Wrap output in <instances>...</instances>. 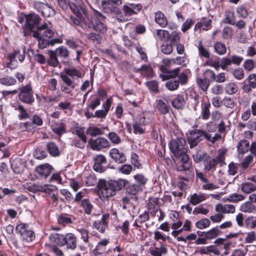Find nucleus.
<instances>
[{
  "label": "nucleus",
  "mask_w": 256,
  "mask_h": 256,
  "mask_svg": "<svg viewBox=\"0 0 256 256\" xmlns=\"http://www.w3.org/2000/svg\"><path fill=\"white\" fill-rule=\"evenodd\" d=\"M212 20H211L202 18L195 25L194 30H200V31L207 30L211 28Z\"/></svg>",
  "instance_id": "23"
},
{
  "label": "nucleus",
  "mask_w": 256,
  "mask_h": 256,
  "mask_svg": "<svg viewBox=\"0 0 256 256\" xmlns=\"http://www.w3.org/2000/svg\"><path fill=\"white\" fill-rule=\"evenodd\" d=\"M215 210L217 212L223 214H234L236 212L235 206L232 204H218L216 206Z\"/></svg>",
  "instance_id": "17"
},
{
  "label": "nucleus",
  "mask_w": 256,
  "mask_h": 256,
  "mask_svg": "<svg viewBox=\"0 0 256 256\" xmlns=\"http://www.w3.org/2000/svg\"><path fill=\"white\" fill-rule=\"evenodd\" d=\"M156 109L162 114H166L169 112L170 106L168 102L164 100H158L156 101Z\"/></svg>",
  "instance_id": "27"
},
{
  "label": "nucleus",
  "mask_w": 256,
  "mask_h": 256,
  "mask_svg": "<svg viewBox=\"0 0 256 256\" xmlns=\"http://www.w3.org/2000/svg\"><path fill=\"white\" fill-rule=\"evenodd\" d=\"M240 210L244 212L253 213L256 210V207L250 201L246 202L240 204Z\"/></svg>",
  "instance_id": "33"
},
{
  "label": "nucleus",
  "mask_w": 256,
  "mask_h": 256,
  "mask_svg": "<svg viewBox=\"0 0 256 256\" xmlns=\"http://www.w3.org/2000/svg\"><path fill=\"white\" fill-rule=\"evenodd\" d=\"M98 6L102 8L106 12H112V7L109 0H96Z\"/></svg>",
  "instance_id": "42"
},
{
  "label": "nucleus",
  "mask_w": 256,
  "mask_h": 256,
  "mask_svg": "<svg viewBox=\"0 0 256 256\" xmlns=\"http://www.w3.org/2000/svg\"><path fill=\"white\" fill-rule=\"evenodd\" d=\"M154 20L162 28H165L168 24L167 18L160 11L155 13Z\"/></svg>",
  "instance_id": "29"
},
{
  "label": "nucleus",
  "mask_w": 256,
  "mask_h": 256,
  "mask_svg": "<svg viewBox=\"0 0 256 256\" xmlns=\"http://www.w3.org/2000/svg\"><path fill=\"white\" fill-rule=\"evenodd\" d=\"M156 38L161 41H168L170 38L169 32L164 30H158L156 31Z\"/></svg>",
  "instance_id": "41"
},
{
  "label": "nucleus",
  "mask_w": 256,
  "mask_h": 256,
  "mask_svg": "<svg viewBox=\"0 0 256 256\" xmlns=\"http://www.w3.org/2000/svg\"><path fill=\"white\" fill-rule=\"evenodd\" d=\"M52 167L48 164L40 165L36 168V172L39 176L42 178H46L52 172Z\"/></svg>",
  "instance_id": "21"
},
{
  "label": "nucleus",
  "mask_w": 256,
  "mask_h": 256,
  "mask_svg": "<svg viewBox=\"0 0 256 256\" xmlns=\"http://www.w3.org/2000/svg\"><path fill=\"white\" fill-rule=\"evenodd\" d=\"M16 84V79L10 76H4L0 78V84L6 86H14Z\"/></svg>",
  "instance_id": "34"
},
{
  "label": "nucleus",
  "mask_w": 256,
  "mask_h": 256,
  "mask_svg": "<svg viewBox=\"0 0 256 256\" xmlns=\"http://www.w3.org/2000/svg\"><path fill=\"white\" fill-rule=\"evenodd\" d=\"M238 86L234 82H229L227 84L224 88L225 91L228 94H233L238 91Z\"/></svg>",
  "instance_id": "52"
},
{
  "label": "nucleus",
  "mask_w": 256,
  "mask_h": 256,
  "mask_svg": "<svg viewBox=\"0 0 256 256\" xmlns=\"http://www.w3.org/2000/svg\"><path fill=\"white\" fill-rule=\"evenodd\" d=\"M234 30L232 27L229 26H224L222 30V35L224 39H231L233 36Z\"/></svg>",
  "instance_id": "50"
},
{
  "label": "nucleus",
  "mask_w": 256,
  "mask_h": 256,
  "mask_svg": "<svg viewBox=\"0 0 256 256\" xmlns=\"http://www.w3.org/2000/svg\"><path fill=\"white\" fill-rule=\"evenodd\" d=\"M215 52L218 55H224L226 52V48L224 44L220 42H216L214 45Z\"/></svg>",
  "instance_id": "46"
},
{
  "label": "nucleus",
  "mask_w": 256,
  "mask_h": 256,
  "mask_svg": "<svg viewBox=\"0 0 256 256\" xmlns=\"http://www.w3.org/2000/svg\"><path fill=\"white\" fill-rule=\"evenodd\" d=\"M87 37L90 40H92L94 42H96V44H100L102 42V36L97 34L90 32V34H87Z\"/></svg>",
  "instance_id": "63"
},
{
  "label": "nucleus",
  "mask_w": 256,
  "mask_h": 256,
  "mask_svg": "<svg viewBox=\"0 0 256 256\" xmlns=\"http://www.w3.org/2000/svg\"><path fill=\"white\" fill-rule=\"evenodd\" d=\"M82 206L84 210L85 213L90 214L93 209V206L88 199H84L82 200Z\"/></svg>",
  "instance_id": "47"
},
{
  "label": "nucleus",
  "mask_w": 256,
  "mask_h": 256,
  "mask_svg": "<svg viewBox=\"0 0 256 256\" xmlns=\"http://www.w3.org/2000/svg\"><path fill=\"white\" fill-rule=\"evenodd\" d=\"M18 97L22 102L31 104L34 101V92L30 84H27L19 88Z\"/></svg>",
  "instance_id": "7"
},
{
  "label": "nucleus",
  "mask_w": 256,
  "mask_h": 256,
  "mask_svg": "<svg viewBox=\"0 0 256 256\" xmlns=\"http://www.w3.org/2000/svg\"><path fill=\"white\" fill-rule=\"evenodd\" d=\"M206 198L207 196L204 193H194L190 196L189 202L193 206H196L204 201Z\"/></svg>",
  "instance_id": "24"
},
{
  "label": "nucleus",
  "mask_w": 256,
  "mask_h": 256,
  "mask_svg": "<svg viewBox=\"0 0 256 256\" xmlns=\"http://www.w3.org/2000/svg\"><path fill=\"white\" fill-rule=\"evenodd\" d=\"M109 243V240L108 239H104L100 241L96 248L93 250L92 252L94 255L96 256L98 254H102V253L104 249L105 248L106 246Z\"/></svg>",
  "instance_id": "36"
},
{
  "label": "nucleus",
  "mask_w": 256,
  "mask_h": 256,
  "mask_svg": "<svg viewBox=\"0 0 256 256\" xmlns=\"http://www.w3.org/2000/svg\"><path fill=\"white\" fill-rule=\"evenodd\" d=\"M56 189V187L54 186L44 184V186H40L38 184H34L29 186L28 190L33 192H49Z\"/></svg>",
  "instance_id": "15"
},
{
  "label": "nucleus",
  "mask_w": 256,
  "mask_h": 256,
  "mask_svg": "<svg viewBox=\"0 0 256 256\" xmlns=\"http://www.w3.org/2000/svg\"><path fill=\"white\" fill-rule=\"evenodd\" d=\"M172 104L177 109L182 108L185 105V100L183 96L178 95L172 101Z\"/></svg>",
  "instance_id": "44"
},
{
  "label": "nucleus",
  "mask_w": 256,
  "mask_h": 256,
  "mask_svg": "<svg viewBox=\"0 0 256 256\" xmlns=\"http://www.w3.org/2000/svg\"><path fill=\"white\" fill-rule=\"evenodd\" d=\"M51 242L60 246H64V234L52 233L49 236Z\"/></svg>",
  "instance_id": "25"
},
{
  "label": "nucleus",
  "mask_w": 256,
  "mask_h": 256,
  "mask_svg": "<svg viewBox=\"0 0 256 256\" xmlns=\"http://www.w3.org/2000/svg\"><path fill=\"white\" fill-rule=\"evenodd\" d=\"M126 183L127 181L123 179L110 180L108 181L102 179L98 182V188L103 198H108L116 195V192L122 190Z\"/></svg>",
  "instance_id": "1"
},
{
  "label": "nucleus",
  "mask_w": 256,
  "mask_h": 256,
  "mask_svg": "<svg viewBox=\"0 0 256 256\" xmlns=\"http://www.w3.org/2000/svg\"><path fill=\"white\" fill-rule=\"evenodd\" d=\"M86 132L92 136H96L103 134V132L100 128L94 126H89L87 128Z\"/></svg>",
  "instance_id": "48"
},
{
  "label": "nucleus",
  "mask_w": 256,
  "mask_h": 256,
  "mask_svg": "<svg viewBox=\"0 0 256 256\" xmlns=\"http://www.w3.org/2000/svg\"><path fill=\"white\" fill-rule=\"evenodd\" d=\"M216 160L211 158L208 156H205L204 160V169L206 170H210L215 168L218 164Z\"/></svg>",
  "instance_id": "30"
},
{
  "label": "nucleus",
  "mask_w": 256,
  "mask_h": 256,
  "mask_svg": "<svg viewBox=\"0 0 256 256\" xmlns=\"http://www.w3.org/2000/svg\"><path fill=\"white\" fill-rule=\"evenodd\" d=\"M108 137L110 142L114 144H118L121 142L120 137L114 132H109L108 135Z\"/></svg>",
  "instance_id": "62"
},
{
  "label": "nucleus",
  "mask_w": 256,
  "mask_h": 256,
  "mask_svg": "<svg viewBox=\"0 0 256 256\" xmlns=\"http://www.w3.org/2000/svg\"><path fill=\"white\" fill-rule=\"evenodd\" d=\"M202 130L198 129L190 132L188 136V140L190 148L196 146L202 140Z\"/></svg>",
  "instance_id": "12"
},
{
  "label": "nucleus",
  "mask_w": 256,
  "mask_h": 256,
  "mask_svg": "<svg viewBox=\"0 0 256 256\" xmlns=\"http://www.w3.org/2000/svg\"><path fill=\"white\" fill-rule=\"evenodd\" d=\"M179 85L178 80L174 79H171L168 81L166 84V86L170 90H176Z\"/></svg>",
  "instance_id": "60"
},
{
  "label": "nucleus",
  "mask_w": 256,
  "mask_h": 256,
  "mask_svg": "<svg viewBox=\"0 0 256 256\" xmlns=\"http://www.w3.org/2000/svg\"><path fill=\"white\" fill-rule=\"evenodd\" d=\"M250 146L248 141L246 140H241L237 146V151L239 154L242 156L250 150Z\"/></svg>",
  "instance_id": "28"
},
{
  "label": "nucleus",
  "mask_w": 256,
  "mask_h": 256,
  "mask_svg": "<svg viewBox=\"0 0 256 256\" xmlns=\"http://www.w3.org/2000/svg\"><path fill=\"white\" fill-rule=\"evenodd\" d=\"M225 201L231 202H238L242 201L244 199V196L239 194L233 193L224 198Z\"/></svg>",
  "instance_id": "39"
},
{
  "label": "nucleus",
  "mask_w": 256,
  "mask_h": 256,
  "mask_svg": "<svg viewBox=\"0 0 256 256\" xmlns=\"http://www.w3.org/2000/svg\"><path fill=\"white\" fill-rule=\"evenodd\" d=\"M161 246L160 247H155L153 248L150 249V254L152 256H162L166 254L168 252V250L164 246L162 243L160 242Z\"/></svg>",
  "instance_id": "32"
},
{
  "label": "nucleus",
  "mask_w": 256,
  "mask_h": 256,
  "mask_svg": "<svg viewBox=\"0 0 256 256\" xmlns=\"http://www.w3.org/2000/svg\"><path fill=\"white\" fill-rule=\"evenodd\" d=\"M58 222L62 226H66L68 224L72 223V219L70 217L60 215L58 217Z\"/></svg>",
  "instance_id": "59"
},
{
  "label": "nucleus",
  "mask_w": 256,
  "mask_h": 256,
  "mask_svg": "<svg viewBox=\"0 0 256 256\" xmlns=\"http://www.w3.org/2000/svg\"><path fill=\"white\" fill-rule=\"evenodd\" d=\"M163 64L164 66H162L160 70L162 74H160V77L162 80H165L171 78H176L178 74L180 68H176L172 70H168L166 67H170L175 64L174 59L172 58H164L162 60Z\"/></svg>",
  "instance_id": "5"
},
{
  "label": "nucleus",
  "mask_w": 256,
  "mask_h": 256,
  "mask_svg": "<svg viewBox=\"0 0 256 256\" xmlns=\"http://www.w3.org/2000/svg\"><path fill=\"white\" fill-rule=\"evenodd\" d=\"M94 162L93 168L94 171L102 173L105 172L108 166L106 158L102 154H98L94 158Z\"/></svg>",
  "instance_id": "10"
},
{
  "label": "nucleus",
  "mask_w": 256,
  "mask_h": 256,
  "mask_svg": "<svg viewBox=\"0 0 256 256\" xmlns=\"http://www.w3.org/2000/svg\"><path fill=\"white\" fill-rule=\"evenodd\" d=\"M110 218L108 214H104L100 220H97L93 224V226L100 232H104L107 226V221Z\"/></svg>",
  "instance_id": "20"
},
{
  "label": "nucleus",
  "mask_w": 256,
  "mask_h": 256,
  "mask_svg": "<svg viewBox=\"0 0 256 256\" xmlns=\"http://www.w3.org/2000/svg\"><path fill=\"white\" fill-rule=\"evenodd\" d=\"M142 9L140 4L126 2L122 6L123 13H120L117 16L119 22H126L130 20L132 15L136 14Z\"/></svg>",
  "instance_id": "4"
},
{
  "label": "nucleus",
  "mask_w": 256,
  "mask_h": 256,
  "mask_svg": "<svg viewBox=\"0 0 256 256\" xmlns=\"http://www.w3.org/2000/svg\"><path fill=\"white\" fill-rule=\"evenodd\" d=\"M56 14L54 10L48 4H46L44 6V10L42 12V15L46 18L54 16Z\"/></svg>",
  "instance_id": "55"
},
{
  "label": "nucleus",
  "mask_w": 256,
  "mask_h": 256,
  "mask_svg": "<svg viewBox=\"0 0 256 256\" xmlns=\"http://www.w3.org/2000/svg\"><path fill=\"white\" fill-rule=\"evenodd\" d=\"M105 18L100 13L97 12L94 14L92 20L87 18L81 23V27L84 30H88L93 28L96 31L101 34H104L107 30V26L104 23Z\"/></svg>",
  "instance_id": "3"
},
{
  "label": "nucleus",
  "mask_w": 256,
  "mask_h": 256,
  "mask_svg": "<svg viewBox=\"0 0 256 256\" xmlns=\"http://www.w3.org/2000/svg\"><path fill=\"white\" fill-rule=\"evenodd\" d=\"M186 152H180V155L178 156L181 158V162L182 163V164L178 166V171L190 172V170L192 168V164L189 162V156L186 154Z\"/></svg>",
  "instance_id": "13"
},
{
  "label": "nucleus",
  "mask_w": 256,
  "mask_h": 256,
  "mask_svg": "<svg viewBox=\"0 0 256 256\" xmlns=\"http://www.w3.org/2000/svg\"><path fill=\"white\" fill-rule=\"evenodd\" d=\"M51 127L53 132L58 136H61L66 131V124L63 122L54 124Z\"/></svg>",
  "instance_id": "35"
},
{
  "label": "nucleus",
  "mask_w": 256,
  "mask_h": 256,
  "mask_svg": "<svg viewBox=\"0 0 256 256\" xmlns=\"http://www.w3.org/2000/svg\"><path fill=\"white\" fill-rule=\"evenodd\" d=\"M37 28V30L33 32L32 36L37 38L38 47L43 49L50 44L49 39L53 38L54 31L52 24L50 22H44L38 26Z\"/></svg>",
  "instance_id": "2"
},
{
  "label": "nucleus",
  "mask_w": 256,
  "mask_h": 256,
  "mask_svg": "<svg viewBox=\"0 0 256 256\" xmlns=\"http://www.w3.org/2000/svg\"><path fill=\"white\" fill-rule=\"evenodd\" d=\"M40 17L36 14H28L26 16L25 26L32 30L36 26L40 23Z\"/></svg>",
  "instance_id": "19"
},
{
  "label": "nucleus",
  "mask_w": 256,
  "mask_h": 256,
  "mask_svg": "<svg viewBox=\"0 0 256 256\" xmlns=\"http://www.w3.org/2000/svg\"><path fill=\"white\" fill-rule=\"evenodd\" d=\"M110 156L115 162L118 164L124 163L126 160L125 154L116 148H113L110 150Z\"/></svg>",
  "instance_id": "18"
},
{
  "label": "nucleus",
  "mask_w": 256,
  "mask_h": 256,
  "mask_svg": "<svg viewBox=\"0 0 256 256\" xmlns=\"http://www.w3.org/2000/svg\"><path fill=\"white\" fill-rule=\"evenodd\" d=\"M210 224V220L208 218H204L196 223V226L200 230L208 228Z\"/></svg>",
  "instance_id": "51"
},
{
  "label": "nucleus",
  "mask_w": 256,
  "mask_h": 256,
  "mask_svg": "<svg viewBox=\"0 0 256 256\" xmlns=\"http://www.w3.org/2000/svg\"><path fill=\"white\" fill-rule=\"evenodd\" d=\"M66 74H62L61 78L64 82L66 86L74 88L75 87V84L70 78L71 77L73 79L82 78L84 74L74 68H69L64 70Z\"/></svg>",
  "instance_id": "6"
},
{
  "label": "nucleus",
  "mask_w": 256,
  "mask_h": 256,
  "mask_svg": "<svg viewBox=\"0 0 256 256\" xmlns=\"http://www.w3.org/2000/svg\"><path fill=\"white\" fill-rule=\"evenodd\" d=\"M57 54L58 56L62 58H66L69 55V52L68 49L64 46H60L57 48L54 52Z\"/></svg>",
  "instance_id": "58"
},
{
  "label": "nucleus",
  "mask_w": 256,
  "mask_h": 256,
  "mask_svg": "<svg viewBox=\"0 0 256 256\" xmlns=\"http://www.w3.org/2000/svg\"><path fill=\"white\" fill-rule=\"evenodd\" d=\"M241 190L244 192L248 194L256 190V184L250 182H246L241 184Z\"/></svg>",
  "instance_id": "38"
},
{
  "label": "nucleus",
  "mask_w": 256,
  "mask_h": 256,
  "mask_svg": "<svg viewBox=\"0 0 256 256\" xmlns=\"http://www.w3.org/2000/svg\"><path fill=\"white\" fill-rule=\"evenodd\" d=\"M148 112H142L138 114L135 118L134 122L142 126H147L151 122Z\"/></svg>",
  "instance_id": "26"
},
{
  "label": "nucleus",
  "mask_w": 256,
  "mask_h": 256,
  "mask_svg": "<svg viewBox=\"0 0 256 256\" xmlns=\"http://www.w3.org/2000/svg\"><path fill=\"white\" fill-rule=\"evenodd\" d=\"M142 190V189H141L140 186L136 184H130L126 188L127 193L132 195H136Z\"/></svg>",
  "instance_id": "53"
},
{
  "label": "nucleus",
  "mask_w": 256,
  "mask_h": 256,
  "mask_svg": "<svg viewBox=\"0 0 256 256\" xmlns=\"http://www.w3.org/2000/svg\"><path fill=\"white\" fill-rule=\"evenodd\" d=\"M235 15L234 13L232 11H226L225 12L224 18L223 20V22L232 25L235 24Z\"/></svg>",
  "instance_id": "40"
},
{
  "label": "nucleus",
  "mask_w": 256,
  "mask_h": 256,
  "mask_svg": "<svg viewBox=\"0 0 256 256\" xmlns=\"http://www.w3.org/2000/svg\"><path fill=\"white\" fill-rule=\"evenodd\" d=\"M138 186H140L141 189H143L146 184L148 179L142 174H138L134 176Z\"/></svg>",
  "instance_id": "49"
},
{
  "label": "nucleus",
  "mask_w": 256,
  "mask_h": 256,
  "mask_svg": "<svg viewBox=\"0 0 256 256\" xmlns=\"http://www.w3.org/2000/svg\"><path fill=\"white\" fill-rule=\"evenodd\" d=\"M134 71L140 74L142 76L150 78L154 76V71L152 66L149 64H144L140 68H134Z\"/></svg>",
  "instance_id": "16"
},
{
  "label": "nucleus",
  "mask_w": 256,
  "mask_h": 256,
  "mask_svg": "<svg viewBox=\"0 0 256 256\" xmlns=\"http://www.w3.org/2000/svg\"><path fill=\"white\" fill-rule=\"evenodd\" d=\"M47 150L50 154L54 156H56L59 154L60 152L58 148L55 143L50 142L46 145Z\"/></svg>",
  "instance_id": "45"
},
{
  "label": "nucleus",
  "mask_w": 256,
  "mask_h": 256,
  "mask_svg": "<svg viewBox=\"0 0 256 256\" xmlns=\"http://www.w3.org/2000/svg\"><path fill=\"white\" fill-rule=\"evenodd\" d=\"M16 233L20 234L22 241L30 242L35 238L34 232L26 224L24 223L18 224L16 228Z\"/></svg>",
  "instance_id": "8"
},
{
  "label": "nucleus",
  "mask_w": 256,
  "mask_h": 256,
  "mask_svg": "<svg viewBox=\"0 0 256 256\" xmlns=\"http://www.w3.org/2000/svg\"><path fill=\"white\" fill-rule=\"evenodd\" d=\"M49 54L50 56V58L48 61V64L54 67L56 66L58 64V62L57 59V54L53 50H50Z\"/></svg>",
  "instance_id": "57"
},
{
  "label": "nucleus",
  "mask_w": 256,
  "mask_h": 256,
  "mask_svg": "<svg viewBox=\"0 0 256 256\" xmlns=\"http://www.w3.org/2000/svg\"><path fill=\"white\" fill-rule=\"evenodd\" d=\"M197 84L200 88L204 91H206L209 86L210 83L206 78H198Z\"/></svg>",
  "instance_id": "64"
},
{
  "label": "nucleus",
  "mask_w": 256,
  "mask_h": 256,
  "mask_svg": "<svg viewBox=\"0 0 256 256\" xmlns=\"http://www.w3.org/2000/svg\"><path fill=\"white\" fill-rule=\"evenodd\" d=\"M198 54L200 56L204 57L206 58H210V54L208 50L203 46L201 41L199 42H198Z\"/></svg>",
  "instance_id": "56"
},
{
  "label": "nucleus",
  "mask_w": 256,
  "mask_h": 256,
  "mask_svg": "<svg viewBox=\"0 0 256 256\" xmlns=\"http://www.w3.org/2000/svg\"><path fill=\"white\" fill-rule=\"evenodd\" d=\"M159 198H151L148 200V209L149 212L153 216L160 210Z\"/></svg>",
  "instance_id": "22"
},
{
  "label": "nucleus",
  "mask_w": 256,
  "mask_h": 256,
  "mask_svg": "<svg viewBox=\"0 0 256 256\" xmlns=\"http://www.w3.org/2000/svg\"><path fill=\"white\" fill-rule=\"evenodd\" d=\"M201 106V115L202 118L204 120H207L209 118L210 114V104L208 100L206 102H203L202 103Z\"/></svg>",
  "instance_id": "31"
},
{
  "label": "nucleus",
  "mask_w": 256,
  "mask_h": 256,
  "mask_svg": "<svg viewBox=\"0 0 256 256\" xmlns=\"http://www.w3.org/2000/svg\"><path fill=\"white\" fill-rule=\"evenodd\" d=\"M77 238L75 234L68 232L64 234V246L67 249L74 250L76 248Z\"/></svg>",
  "instance_id": "14"
},
{
  "label": "nucleus",
  "mask_w": 256,
  "mask_h": 256,
  "mask_svg": "<svg viewBox=\"0 0 256 256\" xmlns=\"http://www.w3.org/2000/svg\"><path fill=\"white\" fill-rule=\"evenodd\" d=\"M154 238L156 241L162 240V242H164L166 240L169 239L168 236H166L162 232L156 230L154 232Z\"/></svg>",
  "instance_id": "61"
},
{
  "label": "nucleus",
  "mask_w": 256,
  "mask_h": 256,
  "mask_svg": "<svg viewBox=\"0 0 256 256\" xmlns=\"http://www.w3.org/2000/svg\"><path fill=\"white\" fill-rule=\"evenodd\" d=\"M56 108L64 110V112H66L68 110H72V106L70 102L65 100L60 102Z\"/></svg>",
  "instance_id": "54"
},
{
  "label": "nucleus",
  "mask_w": 256,
  "mask_h": 256,
  "mask_svg": "<svg viewBox=\"0 0 256 256\" xmlns=\"http://www.w3.org/2000/svg\"><path fill=\"white\" fill-rule=\"evenodd\" d=\"M186 140L182 138H177L176 139L171 140L170 143V149L174 156L178 157L180 152H186L184 147Z\"/></svg>",
  "instance_id": "9"
},
{
  "label": "nucleus",
  "mask_w": 256,
  "mask_h": 256,
  "mask_svg": "<svg viewBox=\"0 0 256 256\" xmlns=\"http://www.w3.org/2000/svg\"><path fill=\"white\" fill-rule=\"evenodd\" d=\"M88 143L93 150H100L110 146V142L105 138L99 137L96 139L90 138Z\"/></svg>",
  "instance_id": "11"
},
{
  "label": "nucleus",
  "mask_w": 256,
  "mask_h": 256,
  "mask_svg": "<svg viewBox=\"0 0 256 256\" xmlns=\"http://www.w3.org/2000/svg\"><path fill=\"white\" fill-rule=\"evenodd\" d=\"M11 166L13 171L16 174H20L24 170V165L20 160H13Z\"/></svg>",
  "instance_id": "43"
},
{
  "label": "nucleus",
  "mask_w": 256,
  "mask_h": 256,
  "mask_svg": "<svg viewBox=\"0 0 256 256\" xmlns=\"http://www.w3.org/2000/svg\"><path fill=\"white\" fill-rule=\"evenodd\" d=\"M220 234V231L217 226L213 228L206 232H204L203 236L207 240H212L216 238Z\"/></svg>",
  "instance_id": "37"
}]
</instances>
